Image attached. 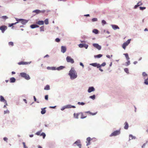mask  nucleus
Returning <instances> with one entry per match:
<instances>
[{
	"mask_svg": "<svg viewBox=\"0 0 148 148\" xmlns=\"http://www.w3.org/2000/svg\"><path fill=\"white\" fill-rule=\"evenodd\" d=\"M68 75L70 76V79L71 80L74 79L77 77V73L74 67L71 68L69 71Z\"/></svg>",
	"mask_w": 148,
	"mask_h": 148,
	"instance_id": "obj_1",
	"label": "nucleus"
},
{
	"mask_svg": "<svg viewBox=\"0 0 148 148\" xmlns=\"http://www.w3.org/2000/svg\"><path fill=\"white\" fill-rule=\"evenodd\" d=\"M20 75L21 77L24 78L26 80H29L30 79L29 75L25 73H20Z\"/></svg>",
	"mask_w": 148,
	"mask_h": 148,
	"instance_id": "obj_2",
	"label": "nucleus"
},
{
	"mask_svg": "<svg viewBox=\"0 0 148 148\" xmlns=\"http://www.w3.org/2000/svg\"><path fill=\"white\" fill-rule=\"evenodd\" d=\"M120 133V130L119 129L118 130H116L114 131L110 135V136L112 137V136H116L119 135Z\"/></svg>",
	"mask_w": 148,
	"mask_h": 148,
	"instance_id": "obj_3",
	"label": "nucleus"
},
{
	"mask_svg": "<svg viewBox=\"0 0 148 148\" xmlns=\"http://www.w3.org/2000/svg\"><path fill=\"white\" fill-rule=\"evenodd\" d=\"M131 40V39H128L127 41L124 42L123 44L122 45V47L123 49H125L126 47L130 43Z\"/></svg>",
	"mask_w": 148,
	"mask_h": 148,
	"instance_id": "obj_4",
	"label": "nucleus"
},
{
	"mask_svg": "<svg viewBox=\"0 0 148 148\" xmlns=\"http://www.w3.org/2000/svg\"><path fill=\"white\" fill-rule=\"evenodd\" d=\"M66 60L68 62H70L71 64H73L74 62L73 59L70 56H67L66 58Z\"/></svg>",
	"mask_w": 148,
	"mask_h": 148,
	"instance_id": "obj_5",
	"label": "nucleus"
},
{
	"mask_svg": "<svg viewBox=\"0 0 148 148\" xmlns=\"http://www.w3.org/2000/svg\"><path fill=\"white\" fill-rule=\"evenodd\" d=\"M7 29V26L3 25L1 26L0 27V30L1 31L2 33H3Z\"/></svg>",
	"mask_w": 148,
	"mask_h": 148,
	"instance_id": "obj_6",
	"label": "nucleus"
},
{
	"mask_svg": "<svg viewBox=\"0 0 148 148\" xmlns=\"http://www.w3.org/2000/svg\"><path fill=\"white\" fill-rule=\"evenodd\" d=\"M79 47L80 48L83 47L85 48L86 49H87L88 47V45L86 44H80L78 45Z\"/></svg>",
	"mask_w": 148,
	"mask_h": 148,
	"instance_id": "obj_7",
	"label": "nucleus"
},
{
	"mask_svg": "<svg viewBox=\"0 0 148 148\" xmlns=\"http://www.w3.org/2000/svg\"><path fill=\"white\" fill-rule=\"evenodd\" d=\"M92 45L99 50H100L101 49V47L97 43H93Z\"/></svg>",
	"mask_w": 148,
	"mask_h": 148,
	"instance_id": "obj_8",
	"label": "nucleus"
},
{
	"mask_svg": "<svg viewBox=\"0 0 148 148\" xmlns=\"http://www.w3.org/2000/svg\"><path fill=\"white\" fill-rule=\"evenodd\" d=\"M90 65L92 66L95 67H97V68H100V66L99 65V64L97 63L96 62L90 63Z\"/></svg>",
	"mask_w": 148,
	"mask_h": 148,
	"instance_id": "obj_9",
	"label": "nucleus"
},
{
	"mask_svg": "<svg viewBox=\"0 0 148 148\" xmlns=\"http://www.w3.org/2000/svg\"><path fill=\"white\" fill-rule=\"evenodd\" d=\"M95 89L94 87L90 86L88 88V93L91 92H92L94 91Z\"/></svg>",
	"mask_w": 148,
	"mask_h": 148,
	"instance_id": "obj_10",
	"label": "nucleus"
},
{
	"mask_svg": "<svg viewBox=\"0 0 148 148\" xmlns=\"http://www.w3.org/2000/svg\"><path fill=\"white\" fill-rule=\"evenodd\" d=\"M66 48L65 46H62L61 47V52L64 53L66 51Z\"/></svg>",
	"mask_w": 148,
	"mask_h": 148,
	"instance_id": "obj_11",
	"label": "nucleus"
},
{
	"mask_svg": "<svg viewBox=\"0 0 148 148\" xmlns=\"http://www.w3.org/2000/svg\"><path fill=\"white\" fill-rule=\"evenodd\" d=\"M111 26H112L113 29L114 30H115L116 29H119V28L118 26L116 25L112 24L111 25Z\"/></svg>",
	"mask_w": 148,
	"mask_h": 148,
	"instance_id": "obj_12",
	"label": "nucleus"
},
{
	"mask_svg": "<svg viewBox=\"0 0 148 148\" xmlns=\"http://www.w3.org/2000/svg\"><path fill=\"white\" fill-rule=\"evenodd\" d=\"M28 21V20L22 19V20L21 21V23L23 25H25L27 23Z\"/></svg>",
	"mask_w": 148,
	"mask_h": 148,
	"instance_id": "obj_13",
	"label": "nucleus"
},
{
	"mask_svg": "<svg viewBox=\"0 0 148 148\" xmlns=\"http://www.w3.org/2000/svg\"><path fill=\"white\" fill-rule=\"evenodd\" d=\"M65 67L62 66H60L59 67H58L56 68V70L59 71L62 70L63 69L65 68Z\"/></svg>",
	"mask_w": 148,
	"mask_h": 148,
	"instance_id": "obj_14",
	"label": "nucleus"
},
{
	"mask_svg": "<svg viewBox=\"0 0 148 148\" xmlns=\"http://www.w3.org/2000/svg\"><path fill=\"white\" fill-rule=\"evenodd\" d=\"M39 27V26L35 24H32L30 26V27L32 29H34L35 28L38 27Z\"/></svg>",
	"mask_w": 148,
	"mask_h": 148,
	"instance_id": "obj_15",
	"label": "nucleus"
},
{
	"mask_svg": "<svg viewBox=\"0 0 148 148\" xmlns=\"http://www.w3.org/2000/svg\"><path fill=\"white\" fill-rule=\"evenodd\" d=\"M36 23L39 25H42L44 24V21H39Z\"/></svg>",
	"mask_w": 148,
	"mask_h": 148,
	"instance_id": "obj_16",
	"label": "nucleus"
},
{
	"mask_svg": "<svg viewBox=\"0 0 148 148\" xmlns=\"http://www.w3.org/2000/svg\"><path fill=\"white\" fill-rule=\"evenodd\" d=\"M129 140L133 139H136V137L134 136L132 134H130L129 135Z\"/></svg>",
	"mask_w": 148,
	"mask_h": 148,
	"instance_id": "obj_17",
	"label": "nucleus"
},
{
	"mask_svg": "<svg viewBox=\"0 0 148 148\" xmlns=\"http://www.w3.org/2000/svg\"><path fill=\"white\" fill-rule=\"evenodd\" d=\"M124 129L125 130H127L129 127V125L128 123L127 122H125L124 123Z\"/></svg>",
	"mask_w": 148,
	"mask_h": 148,
	"instance_id": "obj_18",
	"label": "nucleus"
},
{
	"mask_svg": "<svg viewBox=\"0 0 148 148\" xmlns=\"http://www.w3.org/2000/svg\"><path fill=\"white\" fill-rule=\"evenodd\" d=\"M16 80V79L14 77L10 78V83H14L15 82Z\"/></svg>",
	"mask_w": 148,
	"mask_h": 148,
	"instance_id": "obj_19",
	"label": "nucleus"
},
{
	"mask_svg": "<svg viewBox=\"0 0 148 148\" xmlns=\"http://www.w3.org/2000/svg\"><path fill=\"white\" fill-rule=\"evenodd\" d=\"M47 69L48 70H56V67H49L48 66Z\"/></svg>",
	"mask_w": 148,
	"mask_h": 148,
	"instance_id": "obj_20",
	"label": "nucleus"
},
{
	"mask_svg": "<svg viewBox=\"0 0 148 148\" xmlns=\"http://www.w3.org/2000/svg\"><path fill=\"white\" fill-rule=\"evenodd\" d=\"M142 76L143 79L146 78V77L148 75L145 72H144L142 73Z\"/></svg>",
	"mask_w": 148,
	"mask_h": 148,
	"instance_id": "obj_21",
	"label": "nucleus"
},
{
	"mask_svg": "<svg viewBox=\"0 0 148 148\" xmlns=\"http://www.w3.org/2000/svg\"><path fill=\"white\" fill-rule=\"evenodd\" d=\"M40 10H39L37 9L35 10H33L32 11L33 13H35L36 14H40Z\"/></svg>",
	"mask_w": 148,
	"mask_h": 148,
	"instance_id": "obj_22",
	"label": "nucleus"
},
{
	"mask_svg": "<svg viewBox=\"0 0 148 148\" xmlns=\"http://www.w3.org/2000/svg\"><path fill=\"white\" fill-rule=\"evenodd\" d=\"M46 108H42L41 109V113L42 114H43L45 113L46 112V110H45Z\"/></svg>",
	"mask_w": 148,
	"mask_h": 148,
	"instance_id": "obj_23",
	"label": "nucleus"
},
{
	"mask_svg": "<svg viewBox=\"0 0 148 148\" xmlns=\"http://www.w3.org/2000/svg\"><path fill=\"white\" fill-rule=\"evenodd\" d=\"M81 141L80 140H77V141L73 143V145L75 144H76L77 146V145L80 144Z\"/></svg>",
	"mask_w": 148,
	"mask_h": 148,
	"instance_id": "obj_24",
	"label": "nucleus"
},
{
	"mask_svg": "<svg viewBox=\"0 0 148 148\" xmlns=\"http://www.w3.org/2000/svg\"><path fill=\"white\" fill-rule=\"evenodd\" d=\"M80 113H78L76 114L75 113H74L73 114V116L75 118L78 119V116L79 114H80Z\"/></svg>",
	"mask_w": 148,
	"mask_h": 148,
	"instance_id": "obj_25",
	"label": "nucleus"
},
{
	"mask_svg": "<svg viewBox=\"0 0 148 148\" xmlns=\"http://www.w3.org/2000/svg\"><path fill=\"white\" fill-rule=\"evenodd\" d=\"M0 101L1 102H3L6 101V100L4 99V97L1 95L0 96Z\"/></svg>",
	"mask_w": 148,
	"mask_h": 148,
	"instance_id": "obj_26",
	"label": "nucleus"
},
{
	"mask_svg": "<svg viewBox=\"0 0 148 148\" xmlns=\"http://www.w3.org/2000/svg\"><path fill=\"white\" fill-rule=\"evenodd\" d=\"M103 55L101 54H99L97 55H95L94 57L95 58H100Z\"/></svg>",
	"mask_w": 148,
	"mask_h": 148,
	"instance_id": "obj_27",
	"label": "nucleus"
},
{
	"mask_svg": "<svg viewBox=\"0 0 148 148\" xmlns=\"http://www.w3.org/2000/svg\"><path fill=\"white\" fill-rule=\"evenodd\" d=\"M92 32L95 34H97L99 33V31L96 29H94L92 30Z\"/></svg>",
	"mask_w": 148,
	"mask_h": 148,
	"instance_id": "obj_28",
	"label": "nucleus"
},
{
	"mask_svg": "<svg viewBox=\"0 0 148 148\" xmlns=\"http://www.w3.org/2000/svg\"><path fill=\"white\" fill-rule=\"evenodd\" d=\"M144 79V84L146 85H148V77L147 78Z\"/></svg>",
	"mask_w": 148,
	"mask_h": 148,
	"instance_id": "obj_29",
	"label": "nucleus"
},
{
	"mask_svg": "<svg viewBox=\"0 0 148 148\" xmlns=\"http://www.w3.org/2000/svg\"><path fill=\"white\" fill-rule=\"evenodd\" d=\"M44 89L45 90H50V88L49 86L48 85H47L45 87Z\"/></svg>",
	"mask_w": 148,
	"mask_h": 148,
	"instance_id": "obj_30",
	"label": "nucleus"
},
{
	"mask_svg": "<svg viewBox=\"0 0 148 148\" xmlns=\"http://www.w3.org/2000/svg\"><path fill=\"white\" fill-rule=\"evenodd\" d=\"M123 55L125 56L127 60H130V58L129 57L128 54L127 53H124L123 54Z\"/></svg>",
	"mask_w": 148,
	"mask_h": 148,
	"instance_id": "obj_31",
	"label": "nucleus"
},
{
	"mask_svg": "<svg viewBox=\"0 0 148 148\" xmlns=\"http://www.w3.org/2000/svg\"><path fill=\"white\" fill-rule=\"evenodd\" d=\"M16 21H17V22H16V23L17 24L19 22H21V20H22V18L19 19L16 18H15Z\"/></svg>",
	"mask_w": 148,
	"mask_h": 148,
	"instance_id": "obj_32",
	"label": "nucleus"
},
{
	"mask_svg": "<svg viewBox=\"0 0 148 148\" xmlns=\"http://www.w3.org/2000/svg\"><path fill=\"white\" fill-rule=\"evenodd\" d=\"M127 60V62L125 63V65L126 66H128L130 65V60Z\"/></svg>",
	"mask_w": 148,
	"mask_h": 148,
	"instance_id": "obj_33",
	"label": "nucleus"
},
{
	"mask_svg": "<svg viewBox=\"0 0 148 148\" xmlns=\"http://www.w3.org/2000/svg\"><path fill=\"white\" fill-rule=\"evenodd\" d=\"M77 104L79 105L84 106L85 104V103L83 102H77Z\"/></svg>",
	"mask_w": 148,
	"mask_h": 148,
	"instance_id": "obj_34",
	"label": "nucleus"
},
{
	"mask_svg": "<svg viewBox=\"0 0 148 148\" xmlns=\"http://www.w3.org/2000/svg\"><path fill=\"white\" fill-rule=\"evenodd\" d=\"M40 136H42L43 138L44 139L46 136V134L45 133L42 132L40 134Z\"/></svg>",
	"mask_w": 148,
	"mask_h": 148,
	"instance_id": "obj_35",
	"label": "nucleus"
},
{
	"mask_svg": "<svg viewBox=\"0 0 148 148\" xmlns=\"http://www.w3.org/2000/svg\"><path fill=\"white\" fill-rule=\"evenodd\" d=\"M89 98L92 99L93 100H94L95 99V95H92L90 96L89 97Z\"/></svg>",
	"mask_w": 148,
	"mask_h": 148,
	"instance_id": "obj_36",
	"label": "nucleus"
},
{
	"mask_svg": "<svg viewBox=\"0 0 148 148\" xmlns=\"http://www.w3.org/2000/svg\"><path fill=\"white\" fill-rule=\"evenodd\" d=\"M101 23H102V25H104L106 24V23H107L106 21L104 20H102Z\"/></svg>",
	"mask_w": 148,
	"mask_h": 148,
	"instance_id": "obj_37",
	"label": "nucleus"
},
{
	"mask_svg": "<svg viewBox=\"0 0 148 148\" xmlns=\"http://www.w3.org/2000/svg\"><path fill=\"white\" fill-rule=\"evenodd\" d=\"M124 71L127 74L129 73V69L127 68H125L124 69Z\"/></svg>",
	"mask_w": 148,
	"mask_h": 148,
	"instance_id": "obj_38",
	"label": "nucleus"
},
{
	"mask_svg": "<svg viewBox=\"0 0 148 148\" xmlns=\"http://www.w3.org/2000/svg\"><path fill=\"white\" fill-rule=\"evenodd\" d=\"M92 139L90 137H88L86 138L87 141L88 143H90L91 140Z\"/></svg>",
	"mask_w": 148,
	"mask_h": 148,
	"instance_id": "obj_39",
	"label": "nucleus"
},
{
	"mask_svg": "<svg viewBox=\"0 0 148 148\" xmlns=\"http://www.w3.org/2000/svg\"><path fill=\"white\" fill-rule=\"evenodd\" d=\"M46 25H47L49 24L48 19V18L46 19L44 21Z\"/></svg>",
	"mask_w": 148,
	"mask_h": 148,
	"instance_id": "obj_40",
	"label": "nucleus"
},
{
	"mask_svg": "<svg viewBox=\"0 0 148 148\" xmlns=\"http://www.w3.org/2000/svg\"><path fill=\"white\" fill-rule=\"evenodd\" d=\"M18 64L19 65H25V62L21 61L18 63Z\"/></svg>",
	"mask_w": 148,
	"mask_h": 148,
	"instance_id": "obj_41",
	"label": "nucleus"
},
{
	"mask_svg": "<svg viewBox=\"0 0 148 148\" xmlns=\"http://www.w3.org/2000/svg\"><path fill=\"white\" fill-rule=\"evenodd\" d=\"M106 63L105 62H103L101 64H99V65L100 66V67L101 66H104L106 65Z\"/></svg>",
	"mask_w": 148,
	"mask_h": 148,
	"instance_id": "obj_42",
	"label": "nucleus"
},
{
	"mask_svg": "<svg viewBox=\"0 0 148 148\" xmlns=\"http://www.w3.org/2000/svg\"><path fill=\"white\" fill-rule=\"evenodd\" d=\"M16 23H12L11 24H9V27H11L13 26V25H16Z\"/></svg>",
	"mask_w": 148,
	"mask_h": 148,
	"instance_id": "obj_43",
	"label": "nucleus"
},
{
	"mask_svg": "<svg viewBox=\"0 0 148 148\" xmlns=\"http://www.w3.org/2000/svg\"><path fill=\"white\" fill-rule=\"evenodd\" d=\"M66 109L71 108V105L68 104L66 105Z\"/></svg>",
	"mask_w": 148,
	"mask_h": 148,
	"instance_id": "obj_44",
	"label": "nucleus"
},
{
	"mask_svg": "<svg viewBox=\"0 0 148 148\" xmlns=\"http://www.w3.org/2000/svg\"><path fill=\"white\" fill-rule=\"evenodd\" d=\"M40 32L44 31V26H42L41 27H40Z\"/></svg>",
	"mask_w": 148,
	"mask_h": 148,
	"instance_id": "obj_45",
	"label": "nucleus"
},
{
	"mask_svg": "<svg viewBox=\"0 0 148 148\" xmlns=\"http://www.w3.org/2000/svg\"><path fill=\"white\" fill-rule=\"evenodd\" d=\"M8 45L9 46H13L14 45L13 42H10L8 43Z\"/></svg>",
	"mask_w": 148,
	"mask_h": 148,
	"instance_id": "obj_46",
	"label": "nucleus"
},
{
	"mask_svg": "<svg viewBox=\"0 0 148 148\" xmlns=\"http://www.w3.org/2000/svg\"><path fill=\"white\" fill-rule=\"evenodd\" d=\"M10 113V111L8 110H5L4 111V114H9Z\"/></svg>",
	"mask_w": 148,
	"mask_h": 148,
	"instance_id": "obj_47",
	"label": "nucleus"
},
{
	"mask_svg": "<svg viewBox=\"0 0 148 148\" xmlns=\"http://www.w3.org/2000/svg\"><path fill=\"white\" fill-rule=\"evenodd\" d=\"M81 114L82 116L81 117V119H84L86 118V116H84L83 115V114L82 112H81Z\"/></svg>",
	"mask_w": 148,
	"mask_h": 148,
	"instance_id": "obj_48",
	"label": "nucleus"
},
{
	"mask_svg": "<svg viewBox=\"0 0 148 148\" xmlns=\"http://www.w3.org/2000/svg\"><path fill=\"white\" fill-rule=\"evenodd\" d=\"M97 21V18H93L92 19V22H95Z\"/></svg>",
	"mask_w": 148,
	"mask_h": 148,
	"instance_id": "obj_49",
	"label": "nucleus"
},
{
	"mask_svg": "<svg viewBox=\"0 0 148 148\" xmlns=\"http://www.w3.org/2000/svg\"><path fill=\"white\" fill-rule=\"evenodd\" d=\"M140 9V10H143L146 9L145 7H139Z\"/></svg>",
	"mask_w": 148,
	"mask_h": 148,
	"instance_id": "obj_50",
	"label": "nucleus"
},
{
	"mask_svg": "<svg viewBox=\"0 0 148 148\" xmlns=\"http://www.w3.org/2000/svg\"><path fill=\"white\" fill-rule=\"evenodd\" d=\"M22 143L23 145L24 148H28L26 146L25 143L24 142H23Z\"/></svg>",
	"mask_w": 148,
	"mask_h": 148,
	"instance_id": "obj_51",
	"label": "nucleus"
},
{
	"mask_svg": "<svg viewBox=\"0 0 148 148\" xmlns=\"http://www.w3.org/2000/svg\"><path fill=\"white\" fill-rule=\"evenodd\" d=\"M66 106H64L62 107L61 108V110L62 111L64 110L65 109H66Z\"/></svg>",
	"mask_w": 148,
	"mask_h": 148,
	"instance_id": "obj_52",
	"label": "nucleus"
},
{
	"mask_svg": "<svg viewBox=\"0 0 148 148\" xmlns=\"http://www.w3.org/2000/svg\"><path fill=\"white\" fill-rule=\"evenodd\" d=\"M138 5H139V6L142 5L143 3L141 2V1H139L138 3H137Z\"/></svg>",
	"mask_w": 148,
	"mask_h": 148,
	"instance_id": "obj_53",
	"label": "nucleus"
},
{
	"mask_svg": "<svg viewBox=\"0 0 148 148\" xmlns=\"http://www.w3.org/2000/svg\"><path fill=\"white\" fill-rule=\"evenodd\" d=\"M60 38H56L55 39V41L56 42H60Z\"/></svg>",
	"mask_w": 148,
	"mask_h": 148,
	"instance_id": "obj_54",
	"label": "nucleus"
},
{
	"mask_svg": "<svg viewBox=\"0 0 148 148\" xmlns=\"http://www.w3.org/2000/svg\"><path fill=\"white\" fill-rule=\"evenodd\" d=\"M45 100H47L48 99V95H46L45 96Z\"/></svg>",
	"mask_w": 148,
	"mask_h": 148,
	"instance_id": "obj_55",
	"label": "nucleus"
},
{
	"mask_svg": "<svg viewBox=\"0 0 148 148\" xmlns=\"http://www.w3.org/2000/svg\"><path fill=\"white\" fill-rule=\"evenodd\" d=\"M97 112H96L95 113H92V112H90V114L91 115H96L97 114Z\"/></svg>",
	"mask_w": 148,
	"mask_h": 148,
	"instance_id": "obj_56",
	"label": "nucleus"
},
{
	"mask_svg": "<svg viewBox=\"0 0 148 148\" xmlns=\"http://www.w3.org/2000/svg\"><path fill=\"white\" fill-rule=\"evenodd\" d=\"M2 18L4 19H6L8 18V17L6 16H3L2 17Z\"/></svg>",
	"mask_w": 148,
	"mask_h": 148,
	"instance_id": "obj_57",
	"label": "nucleus"
},
{
	"mask_svg": "<svg viewBox=\"0 0 148 148\" xmlns=\"http://www.w3.org/2000/svg\"><path fill=\"white\" fill-rule=\"evenodd\" d=\"M32 62L31 61L29 62H25V65L29 64L31 63Z\"/></svg>",
	"mask_w": 148,
	"mask_h": 148,
	"instance_id": "obj_58",
	"label": "nucleus"
},
{
	"mask_svg": "<svg viewBox=\"0 0 148 148\" xmlns=\"http://www.w3.org/2000/svg\"><path fill=\"white\" fill-rule=\"evenodd\" d=\"M33 98H34V101H36V102L37 103H39V101H36V100H36V97L35 96H34Z\"/></svg>",
	"mask_w": 148,
	"mask_h": 148,
	"instance_id": "obj_59",
	"label": "nucleus"
},
{
	"mask_svg": "<svg viewBox=\"0 0 148 148\" xmlns=\"http://www.w3.org/2000/svg\"><path fill=\"white\" fill-rule=\"evenodd\" d=\"M138 6H139V5H138V4H136V5H135L134 8V9H136Z\"/></svg>",
	"mask_w": 148,
	"mask_h": 148,
	"instance_id": "obj_60",
	"label": "nucleus"
},
{
	"mask_svg": "<svg viewBox=\"0 0 148 148\" xmlns=\"http://www.w3.org/2000/svg\"><path fill=\"white\" fill-rule=\"evenodd\" d=\"M40 132H41L40 131H38L36 133V134L38 136L40 135Z\"/></svg>",
	"mask_w": 148,
	"mask_h": 148,
	"instance_id": "obj_61",
	"label": "nucleus"
},
{
	"mask_svg": "<svg viewBox=\"0 0 148 148\" xmlns=\"http://www.w3.org/2000/svg\"><path fill=\"white\" fill-rule=\"evenodd\" d=\"M45 11H46V10H40V13H44Z\"/></svg>",
	"mask_w": 148,
	"mask_h": 148,
	"instance_id": "obj_62",
	"label": "nucleus"
},
{
	"mask_svg": "<svg viewBox=\"0 0 148 148\" xmlns=\"http://www.w3.org/2000/svg\"><path fill=\"white\" fill-rule=\"evenodd\" d=\"M3 139L4 141L7 142V140H8V138L6 137H4L3 138Z\"/></svg>",
	"mask_w": 148,
	"mask_h": 148,
	"instance_id": "obj_63",
	"label": "nucleus"
},
{
	"mask_svg": "<svg viewBox=\"0 0 148 148\" xmlns=\"http://www.w3.org/2000/svg\"><path fill=\"white\" fill-rule=\"evenodd\" d=\"M146 143H144L143 145L142 146V148H144L146 145Z\"/></svg>",
	"mask_w": 148,
	"mask_h": 148,
	"instance_id": "obj_64",
	"label": "nucleus"
}]
</instances>
